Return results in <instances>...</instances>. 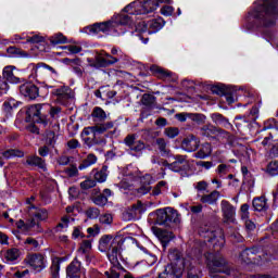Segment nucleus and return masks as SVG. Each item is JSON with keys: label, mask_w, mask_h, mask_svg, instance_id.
Masks as SVG:
<instances>
[{"label": "nucleus", "mask_w": 278, "mask_h": 278, "mask_svg": "<svg viewBox=\"0 0 278 278\" xmlns=\"http://www.w3.org/2000/svg\"><path fill=\"white\" fill-rule=\"evenodd\" d=\"M181 275H184V267L170 263L165 266L164 271L159 275V278H181Z\"/></svg>", "instance_id": "obj_17"}, {"label": "nucleus", "mask_w": 278, "mask_h": 278, "mask_svg": "<svg viewBox=\"0 0 278 278\" xmlns=\"http://www.w3.org/2000/svg\"><path fill=\"white\" fill-rule=\"evenodd\" d=\"M36 231V233H42V227H40V224L36 222V218L33 217L28 223H26V231L31 230Z\"/></svg>", "instance_id": "obj_40"}, {"label": "nucleus", "mask_w": 278, "mask_h": 278, "mask_svg": "<svg viewBox=\"0 0 278 278\" xmlns=\"http://www.w3.org/2000/svg\"><path fill=\"white\" fill-rule=\"evenodd\" d=\"M123 244H125V239L115 237L112 240L110 248L106 250L108 258L110 260L111 264H113V266H118V255H121Z\"/></svg>", "instance_id": "obj_6"}, {"label": "nucleus", "mask_w": 278, "mask_h": 278, "mask_svg": "<svg viewBox=\"0 0 278 278\" xmlns=\"http://www.w3.org/2000/svg\"><path fill=\"white\" fill-rule=\"evenodd\" d=\"M26 42H30V45H45V37L38 35L26 37Z\"/></svg>", "instance_id": "obj_53"}, {"label": "nucleus", "mask_w": 278, "mask_h": 278, "mask_svg": "<svg viewBox=\"0 0 278 278\" xmlns=\"http://www.w3.org/2000/svg\"><path fill=\"white\" fill-rule=\"evenodd\" d=\"M33 73H35L34 78L36 81H47L51 79V73H56L55 68L45 64V63H38L34 68Z\"/></svg>", "instance_id": "obj_11"}, {"label": "nucleus", "mask_w": 278, "mask_h": 278, "mask_svg": "<svg viewBox=\"0 0 278 278\" xmlns=\"http://www.w3.org/2000/svg\"><path fill=\"white\" fill-rule=\"evenodd\" d=\"M188 118L198 125H203V123H205V115L201 113H189Z\"/></svg>", "instance_id": "obj_47"}, {"label": "nucleus", "mask_w": 278, "mask_h": 278, "mask_svg": "<svg viewBox=\"0 0 278 278\" xmlns=\"http://www.w3.org/2000/svg\"><path fill=\"white\" fill-rule=\"evenodd\" d=\"M4 257H5L7 262H16V260H18V257H21V250L16 249V248H11V249L7 250Z\"/></svg>", "instance_id": "obj_37"}, {"label": "nucleus", "mask_w": 278, "mask_h": 278, "mask_svg": "<svg viewBox=\"0 0 278 278\" xmlns=\"http://www.w3.org/2000/svg\"><path fill=\"white\" fill-rule=\"evenodd\" d=\"M208 186L210 185L207 184V181L201 180L194 185V188H195V190H198V192H205V190H207Z\"/></svg>", "instance_id": "obj_60"}, {"label": "nucleus", "mask_w": 278, "mask_h": 278, "mask_svg": "<svg viewBox=\"0 0 278 278\" xmlns=\"http://www.w3.org/2000/svg\"><path fill=\"white\" fill-rule=\"evenodd\" d=\"M149 192H151V184H146V185H142L140 186L138 189H137V193L140 194V197L144 195V194H149Z\"/></svg>", "instance_id": "obj_59"}, {"label": "nucleus", "mask_w": 278, "mask_h": 278, "mask_svg": "<svg viewBox=\"0 0 278 278\" xmlns=\"http://www.w3.org/2000/svg\"><path fill=\"white\" fill-rule=\"evenodd\" d=\"M24 244H28L29 247H31V249H38V247H40V243H38V240L31 238V237H28Z\"/></svg>", "instance_id": "obj_63"}, {"label": "nucleus", "mask_w": 278, "mask_h": 278, "mask_svg": "<svg viewBox=\"0 0 278 278\" xmlns=\"http://www.w3.org/2000/svg\"><path fill=\"white\" fill-rule=\"evenodd\" d=\"M113 128L114 122H106L104 124H98L96 126H92L89 129L92 131V134H105V131Z\"/></svg>", "instance_id": "obj_33"}, {"label": "nucleus", "mask_w": 278, "mask_h": 278, "mask_svg": "<svg viewBox=\"0 0 278 278\" xmlns=\"http://www.w3.org/2000/svg\"><path fill=\"white\" fill-rule=\"evenodd\" d=\"M112 240L114 239L110 235L102 236L99 241V251H101L102 253L108 252L110 244H112Z\"/></svg>", "instance_id": "obj_36"}, {"label": "nucleus", "mask_w": 278, "mask_h": 278, "mask_svg": "<svg viewBox=\"0 0 278 278\" xmlns=\"http://www.w3.org/2000/svg\"><path fill=\"white\" fill-rule=\"evenodd\" d=\"M150 71L154 75V77H157V79H163V81L166 79H169V77H170V72H168L157 65H152L150 67Z\"/></svg>", "instance_id": "obj_28"}, {"label": "nucleus", "mask_w": 278, "mask_h": 278, "mask_svg": "<svg viewBox=\"0 0 278 278\" xmlns=\"http://www.w3.org/2000/svg\"><path fill=\"white\" fill-rule=\"evenodd\" d=\"M175 162L170 163L169 170H173L174 173H181V170H186V167L188 166V156L177 154L174 156Z\"/></svg>", "instance_id": "obj_19"}, {"label": "nucleus", "mask_w": 278, "mask_h": 278, "mask_svg": "<svg viewBox=\"0 0 278 278\" xmlns=\"http://www.w3.org/2000/svg\"><path fill=\"white\" fill-rule=\"evenodd\" d=\"M157 1L146 0L140 4V14H150V12H155L157 10Z\"/></svg>", "instance_id": "obj_26"}, {"label": "nucleus", "mask_w": 278, "mask_h": 278, "mask_svg": "<svg viewBox=\"0 0 278 278\" xmlns=\"http://www.w3.org/2000/svg\"><path fill=\"white\" fill-rule=\"evenodd\" d=\"M20 92L26 99H30V101H34L40 97V89L34 83H25L20 86Z\"/></svg>", "instance_id": "obj_16"}, {"label": "nucleus", "mask_w": 278, "mask_h": 278, "mask_svg": "<svg viewBox=\"0 0 278 278\" xmlns=\"http://www.w3.org/2000/svg\"><path fill=\"white\" fill-rule=\"evenodd\" d=\"M66 275L70 278H79L81 277V262L74 258L73 262L66 267Z\"/></svg>", "instance_id": "obj_21"}, {"label": "nucleus", "mask_w": 278, "mask_h": 278, "mask_svg": "<svg viewBox=\"0 0 278 278\" xmlns=\"http://www.w3.org/2000/svg\"><path fill=\"white\" fill-rule=\"evenodd\" d=\"M164 134H165V136H167V138H177V136H179V128L167 127V128H165Z\"/></svg>", "instance_id": "obj_54"}, {"label": "nucleus", "mask_w": 278, "mask_h": 278, "mask_svg": "<svg viewBox=\"0 0 278 278\" xmlns=\"http://www.w3.org/2000/svg\"><path fill=\"white\" fill-rule=\"evenodd\" d=\"M124 144L128 147L129 151L132 153H142L147 149V143L142 140H136V134L127 135L124 139Z\"/></svg>", "instance_id": "obj_13"}, {"label": "nucleus", "mask_w": 278, "mask_h": 278, "mask_svg": "<svg viewBox=\"0 0 278 278\" xmlns=\"http://www.w3.org/2000/svg\"><path fill=\"white\" fill-rule=\"evenodd\" d=\"M166 190V181L161 180L156 184V186L152 190V197H160L162 194V191Z\"/></svg>", "instance_id": "obj_49"}, {"label": "nucleus", "mask_w": 278, "mask_h": 278, "mask_svg": "<svg viewBox=\"0 0 278 278\" xmlns=\"http://www.w3.org/2000/svg\"><path fill=\"white\" fill-rule=\"evenodd\" d=\"M116 62H118V58L102 51L96 54L94 62H91L90 66H93V68H106V66H112V64H116Z\"/></svg>", "instance_id": "obj_9"}, {"label": "nucleus", "mask_w": 278, "mask_h": 278, "mask_svg": "<svg viewBox=\"0 0 278 278\" xmlns=\"http://www.w3.org/2000/svg\"><path fill=\"white\" fill-rule=\"evenodd\" d=\"M199 235L204 238L206 242H213L214 249L220 251L225 247V232L220 228L210 227L203 225L199 229Z\"/></svg>", "instance_id": "obj_2"}, {"label": "nucleus", "mask_w": 278, "mask_h": 278, "mask_svg": "<svg viewBox=\"0 0 278 278\" xmlns=\"http://www.w3.org/2000/svg\"><path fill=\"white\" fill-rule=\"evenodd\" d=\"M267 175H270L271 177H275V175H278V161H273L267 165L266 168Z\"/></svg>", "instance_id": "obj_51"}, {"label": "nucleus", "mask_w": 278, "mask_h": 278, "mask_svg": "<svg viewBox=\"0 0 278 278\" xmlns=\"http://www.w3.org/2000/svg\"><path fill=\"white\" fill-rule=\"evenodd\" d=\"M252 205L256 212H266L268 210L266 197L254 198Z\"/></svg>", "instance_id": "obj_29"}, {"label": "nucleus", "mask_w": 278, "mask_h": 278, "mask_svg": "<svg viewBox=\"0 0 278 278\" xmlns=\"http://www.w3.org/2000/svg\"><path fill=\"white\" fill-rule=\"evenodd\" d=\"M25 153L17 149H9L4 152H2V157H5V160H10V157H24Z\"/></svg>", "instance_id": "obj_39"}, {"label": "nucleus", "mask_w": 278, "mask_h": 278, "mask_svg": "<svg viewBox=\"0 0 278 278\" xmlns=\"http://www.w3.org/2000/svg\"><path fill=\"white\" fill-rule=\"evenodd\" d=\"M200 144L201 140H199L197 136L189 135L181 141V149H184V151H187L188 153H192L197 151V149H199Z\"/></svg>", "instance_id": "obj_18"}, {"label": "nucleus", "mask_w": 278, "mask_h": 278, "mask_svg": "<svg viewBox=\"0 0 278 278\" xmlns=\"http://www.w3.org/2000/svg\"><path fill=\"white\" fill-rule=\"evenodd\" d=\"M52 97H55V102L60 105H68V101L75 99V92L68 86H61L52 90Z\"/></svg>", "instance_id": "obj_7"}, {"label": "nucleus", "mask_w": 278, "mask_h": 278, "mask_svg": "<svg viewBox=\"0 0 278 278\" xmlns=\"http://www.w3.org/2000/svg\"><path fill=\"white\" fill-rule=\"evenodd\" d=\"M64 173L67 177H77V175H79V169H77V165H71L64 169Z\"/></svg>", "instance_id": "obj_56"}, {"label": "nucleus", "mask_w": 278, "mask_h": 278, "mask_svg": "<svg viewBox=\"0 0 278 278\" xmlns=\"http://www.w3.org/2000/svg\"><path fill=\"white\" fill-rule=\"evenodd\" d=\"M25 263L28 264V266H30V268L37 273H41V270L47 268V260L45 258V255L40 253L26 256Z\"/></svg>", "instance_id": "obj_12"}, {"label": "nucleus", "mask_w": 278, "mask_h": 278, "mask_svg": "<svg viewBox=\"0 0 278 278\" xmlns=\"http://www.w3.org/2000/svg\"><path fill=\"white\" fill-rule=\"evenodd\" d=\"M7 51L10 55H16L17 58H27L28 55L26 51L16 47H9Z\"/></svg>", "instance_id": "obj_42"}, {"label": "nucleus", "mask_w": 278, "mask_h": 278, "mask_svg": "<svg viewBox=\"0 0 278 278\" xmlns=\"http://www.w3.org/2000/svg\"><path fill=\"white\" fill-rule=\"evenodd\" d=\"M31 216H34L36 220H47L49 213H47V210L39 208L35 211V213H31Z\"/></svg>", "instance_id": "obj_50"}, {"label": "nucleus", "mask_w": 278, "mask_h": 278, "mask_svg": "<svg viewBox=\"0 0 278 278\" xmlns=\"http://www.w3.org/2000/svg\"><path fill=\"white\" fill-rule=\"evenodd\" d=\"M260 140H262L261 144H263V147H268L270 142H277L278 139H275V136H273V132H268L266 135L265 130H262L256 141H260Z\"/></svg>", "instance_id": "obj_35"}, {"label": "nucleus", "mask_w": 278, "mask_h": 278, "mask_svg": "<svg viewBox=\"0 0 278 278\" xmlns=\"http://www.w3.org/2000/svg\"><path fill=\"white\" fill-rule=\"evenodd\" d=\"M165 23L162 17L150 20L148 22V34H156V31H160L164 27Z\"/></svg>", "instance_id": "obj_24"}, {"label": "nucleus", "mask_w": 278, "mask_h": 278, "mask_svg": "<svg viewBox=\"0 0 278 278\" xmlns=\"http://www.w3.org/2000/svg\"><path fill=\"white\" fill-rule=\"evenodd\" d=\"M205 258L211 277L216 278V273H227V261L223 255L208 252Z\"/></svg>", "instance_id": "obj_4"}, {"label": "nucleus", "mask_w": 278, "mask_h": 278, "mask_svg": "<svg viewBox=\"0 0 278 278\" xmlns=\"http://www.w3.org/2000/svg\"><path fill=\"white\" fill-rule=\"evenodd\" d=\"M251 15L265 25V27H270L277 21L278 0H263L261 4L254 8Z\"/></svg>", "instance_id": "obj_1"}, {"label": "nucleus", "mask_w": 278, "mask_h": 278, "mask_svg": "<svg viewBox=\"0 0 278 278\" xmlns=\"http://www.w3.org/2000/svg\"><path fill=\"white\" fill-rule=\"evenodd\" d=\"M155 224L164 227H175L179 223V213L173 207L156 210Z\"/></svg>", "instance_id": "obj_3"}, {"label": "nucleus", "mask_w": 278, "mask_h": 278, "mask_svg": "<svg viewBox=\"0 0 278 278\" xmlns=\"http://www.w3.org/2000/svg\"><path fill=\"white\" fill-rule=\"evenodd\" d=\"M142 105H146V108H151L152 105H155V96L144 93L141 98Z\"/></svg>", "instance_id": "obj_44"}, {"label": "nucleus", "mask_w": 278, "mask_h": 278, "mask_svg": "<svg viewBox=\"0 0 278 278\" xmlns=\"http://www.w3.org/2000/svg\"><path fill=\"white\" fill-rule=\"evenodd\" d=\"M97 186V181L94 179H87L80 182L81 190H90V188H94Z\"/></svg>", "instance_id": "obj_58"}, {"label": "nucleus", "mask_w": 278, "mask_h": 278, "mask_svg": "<svg viewBox=\"0 0 278 278\" xmlns=\"http://www.w3.org/2000/svg\"><path fill=\"white\" fill-rule=\"evenodd\" d=\"M51 45H64L66 42V37L62 33H58L49 38Z\"/></svg>", "instance_id": "obj_45"}, {"label": "nucleus", "mask_w": 278, "mask_h": 278, "mask_svg": "<svg viewBox=\"0 0 278 278\" xmlns=\"http://www.w3.org/2000/svg\"><path fill=\"white\" fill-rule=\"evenodd\" d=\"M213 92H216V94H224L226 97V101L229 105H231V103H235L236 99H233V96L231 93H227L225 92L223 89L218 88V87H214L212 89Z\"/></svg>", "instance_id": "obj_48"}, {"label": "nucleus", "mask_w": 278, "mask_h": 278, "mask_svg": "<svg viewBox=\"0 0 278 278\" xmlns=\"http://www.w3.org/2000/svg\"><path fill=\"white\" fill-rule=\"evenodd\" d=\"M14 71H16V67L14 66H7L3 70L2 75L7 81H10V84H18L21 81V78L14 75Z\"/></svg>", "instance_id": "obj_27"}, {"label": "nucleus", "mask_w": 278, "mask_h": 278, "mask_svg": "<svg viewBox=\"0 0 278 278\" xmlns=\"http://www.w3.org/2000/svg\"><path fill=\"white\" fill-rule=\"evenodd\" d=\"M92 249V241L91 240H83L80 243V247L78 249V253H89V251Z\"/></svg>", "instance_id": "obj_52"}, {"label": "nucleus", "mask_w": 278, "mask_h": 278, "mask_svg": "<svg viewBox=\"0 0 278 278\" xmlns=\"http://www.w3.org/2000/svg\"><path fill=\"white\" fill-rule=\"evenodd\" d=\"M114 29V22L106 21L101 23H94L86 27V31L89 34H110Z\"/></svg>", "instance_id": "obj_15"}, {"label": "nucleus", "mask_w": 278, "mask_h": 278, "mask_svg": "<svg viewBox=\"0 0 278 278\" xmlns=\"http://www.w3.org/2000/svg\"><path fill=\"white\" fill-rule=\"evenodd\" d=\"M136 31H139V34H147L149 33V22L141 21L136 25Z\"/></svg>", "instance_id": "obj_57"}, {"label": "nucleus", "mask_w": 278, "mask_h": 278, "mask_svg": "<svg viewBox=\"0 0 278 278\" xmlns=\"http://www.w3.org/2000/svg\"><path fill=\"white\" fill-rule=\"evenodd\" d=\"M212 155V144L205 142L202 144L201 149L194 154V157L199 160H205V157H210Z\"/></svg>", "instance_id": "obj_31"}, {"label": "nucleus", "mask_w": 278, "mask_h": 278, "mask_svg": "<svg viewBox=\"0 0 278 278\" xmlns=\"http://www.w3.org/2000/svg\"><path fill=\"white\" fill-rule=\"evenodd\" d=\"M155 144L162 155V157H170V148H168V142L164 138H157Z\"/></svg>", "instance_id": "obj_25"}, {"label": "nucleus", "mask_w": 278, "mask_h": 278, "mask_svg": "<svg viewBox=\"0 0 278 278\" xmlns=\"http://www.w3.org/2000/svg\"><path fill=\"white\" fill-rule=\"evenodd\" d=\"M168 258L170 260L172 264H177V266H180L184 268V261H181V252L178 250H174L168 254Z\"/></svg>", "instance_id": "obj_38"}, {"label": "nucleus", "mask_w": 278, "mask_h": 278, "mask_svg": "<svg viewBox=\"0 0 278 278\" xmlns=\"http://www.w3.org/2000/svg\"><path fill=\"white\" fill-rule=\"evenodd\" d=\"M218 199H220V191L214 190L211 193L201 195L200 202L205 203L206 205H216Z\"/></svg>", "instance_id": "obj_23"}, {"label": "nucleus", "mask_w": 278, "mask_h": 278, "mask_svg": "<svg viewBox=\"0 0 278 278\" xmlns=\"http://www.w3.org/2000/svg\"><path fill=\"white\" fill-rule=\"evenodd\" d=\"M147 211V206L142 201L138 200L137 203L130 205L127 207L122 215L123 220L129 222V220H138L142 214Z\"/></svg>", "instance_id": "obj_5"}, {"label": "nucleus", "mask_w": 278, "mask_h": 278, "mask_svg": "<svg viewBox=\"0 0 278 278\" xmlns=\"http://www.w3.org/2000/svg\"><path fill=\"white\" fill-rule=\"evenodd\" d=\"M26 164L28 166H35L37 168H40L41 170H47V162L38 155L26 156Z\"/></svg>", "instance_id": "obj_22"}, {"label": "nucleus", "mask_w": 278, "mask_h": 278, "mask_svg": "<svg viewBox=\"0 0 278 278\" xmlns=\"http://www.w3.org/2000/svg\"><path fill=\"white\" fill-rule=\"evenodd\" d=\"M152 232L154 236H156V238H159V240H161L163 247H166V244H168V242L175 238L173 231L164 230L155 226L152 227Z\"/></svg>", "instance_id": "obj_20"}, {"label": "nucleus", "mask_w": 278, "mask_h": 278, "mask_svg": "<svg viewBox=\"0 0 278 278\" xmlns=\"http://www.w3.org/2000/svg\"><path fill=\"white\" fill-rule=\"evenodd\" d=\"M91 117L94 123H105L108 114L101 109V106H96L91 112Z\"/></svg>", "instance_id": "obj_30"}, {"label": "nucleus", "mask_w": 278, "mask_h": 278, "mask_svg": "<svg viewBox=\"0 0 278 278\" xmlns=\"http://www.w3.org/2000/svg\"><path fill=\"white\" fill-rule=\"evenodd\" d=\"M94 179H96V181L103 184V181H105L108 179V174H105V172H103V170H100L94 174Z\"/></svg>", "instance_id": "obj_62"}, {"label": "nucleus", "mask_w": 278, "mask_h": 278, "mask_svg": "<svg viewBox=\"0 0 278 278\" xmlns=\"http://www.w3.org/2000/svg\"><path fill=\"white\" fill-rule=\"evenodd\" d=\"M91 201L94 205L103 206L108 203V197L105 194L99 193L91 197Z\"/></svg>", "instance_id": "obj_43"}, {"label": "nucleus", "mask_w": 278, "mask_h": 278, "mask_svg": "<svg viewBox=\"0 0 278 278\" xmlns=\"http://www.w3.org/2000/svg\"><path fill=\"white\" fill-rule=\"evenodd\" d=\"M224 223L236 225V206L227 200L220 202Z\"/></svg>", "instance_id": "obj_14"}, {"label": "nucleus", "mask_w": 278, "mask_h": 278, "mask_svg": "<svg viewBox=\"0 0 278 278\" xmlns=\"http://www.w3.org/2000/svg\"><path fill=\"white\" fill-rule=\"evenodd\" d=\"M116 21L119 25H131L134 18L125 13L117 15Z\"/></svg>", "instance_id": "obj_46"}, {"label": "nucleus", "mask_w": 278, "mask_h": 278, "mask_svg": "<svg viewBox=\"0 0 278 278\" xmlns=\"http://www.w3.org/2000/svg\"><path fill=\"white\" fill-rule=\"evenodd\" d=\"M200 136H203V138H210L211 140H214V138H229V134L218 128L212 124H206L200 128Z\"/></svg>", "instance_id": "obj_10"}, {"label": "nucleus", "mask_w": 278, "mask_h": 278, "mask_svg": "<svg viewBox=\"0 0 278 278\" xmlns=\"http://www.w3.org/2000/svg\"><path fill=\"white\" fill-rule=\"evenodd\" d=\"M50 273H51V278H60V258L52 260Z\"/></svg>", "instance_id": "obj_41"}, {"label": "nucleus", "mask_w": 278, "mask_h": 278, "mask_svg": "<svg viewBox=\"0 0 278 278\" xmlns=\"http://www.w3.org/2000/svg\"><path fill=\"white\" fill-rule=\"evenodd\" d=\"M112 220H113L112 214H104L100 217V223L102 225H112Z\"/></svg>", "instance_id": "obj_64"}, {"label": "nucleus", "mask_w": 278, "mask_h": 278, "mask_svg": "<svg viewBox=\"0 0 278 278\" xmlns=\"http://www.w3.org/2000/svg\"><path fill=\"white\" fill-rule=\"evenodd\" d=\"M97 155L90 153L86 156V159L83 160V162L79 164L78 168L79 170H84L86 168H90V166L97 164Z\"/></svg>", "instance_id": "obj_34"}, {"label": "nucleus", "mask_w": 278, "mask_h": 278, "mask_svg": "<svg viewBox=\"0 0 278 278\" xmlns=\"http://www.w3.org/2000/svg\"><path fill=\"white\" fill-rule=\"evenodd\" d=\"M28 118L33 121V123H37L39 125H43V127H47L49 124V119L42 113V104H34L30 105L26 112Z\"/></svg>", "instance_id": "obj_8"}, {"label": "nucleus", "mask_w": 278, "mask_h": 278, "mask_svg": "<svg viewBox=\"0 0 278 278\" xmlns=\"http://www.w3.org/2000/svg\"><path fill=\"white\" fill-rule=\"evenodd\" d=\"M85 214L87 218H99V214H101V212L97 207H89L86 210Z\"/></svg>", "instance_id": "obj_55"}, {"label": "nucleus", "mask_w": 278, "mask_h": 278, "mask_svg": "<svg viewBox=\"0 0 278 278\" xmlns=\"http://www.w3.org/2000/svg\"><path fill=\"white\" fill-rule=\"evenodd\" d=\"M64 49H66L73 55H75L77 53H81V47H79V46L70 45V46H65Z\"/></svg>", "instance_id": "obj_61"}, {"label": "nucleus", "mask_w": 278, "mask_h": 278, "mask_svg": "<svg viewBox=\"0 0 278 278\" xmlns=\"http://www.w3.org/2000/svg\"><path fill=\"white\" fill-rule=\"evenodd\" d=\"M211 118L215 125H218L219 127H230L231 124L229 123V119L227 117H224L220 113H213L211 115Z\"/></svg>", "instance_id": "obj_32"}]
</instances>
